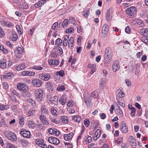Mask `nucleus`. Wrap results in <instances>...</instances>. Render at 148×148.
<instances>
[{
	"mask_svg": "<svg viewBox=\"0 0 148 148\" xmlns=\"http://www.w3.org/2000/svg\"><path fill=\"white\" fill-rule=\"evenodd\" d=\"M137 12V8L134 6H131L127 8L126 12L129 17L133 18L136 14Z\"/></svg>",
	"mask_w": 148,
	"mask_h": 148,
	"instance_id": "nucleus-2",
	"label": "nucleus"
},
{
	"mask_svg": "<svg viewBox=\"0 0 148 148\" xmlns=\"http://www.w3.org/2000/svg\"><path fill=\"white\" fill-rule=\"evenodd\" d=\"M56 131V129L53 128H50L48 130V132L50 134H54L55 131Z\"/></svg>",
	"mask_w": 148,
	"mask_h": 148,
	"instance_id": "nucleus-45",
	"label": "nucleus"
},
{
	"mask_svg": "<svg viewBox=\"0 0 148 148\" xmlns=\"http://www.w3.org/2000/svg\"><path fill=\"white\" fill-rule=\"evenodd\" d=\"M107 81L106 79L105 78L101 79L100 81L99 85L103 89L105 86Z\"/></svg>",
	"mask_w": 148,
	"mask_h": 148,
	"instance_id": "nucleus-20",
	"label": "nucleus"
},
{
	"mask_svg": "<svg viewBox=\"0 0 148 148\" xmlns=\"http://www.w3.org/2000/svg\"><path fill=\"white\" fill-rule=\"evenodd\" d=\"M11 99L15 103L17 104L19 103V101L16 99L15 97H12L11 98Z\"/></svg>",
	"mask_w": 148,
	"mask_h": 148,
	"instance_id": "nucleus-60",
	"label": "nucleus"
},
{
	"mask_svg": "<svg viewBox=\"0 0 148 148\" xmlns=\"http://www.w3.org/2000/svg\"><path fill=\"white\" fill-rule=\"evenodd\" d=\"M43 93L42 90L40 89L36 90L35 93V99L38 101H41L42 99Z\"/></svg>",
	"mask_w": 148,
	"mask_h": 148,
	"instance_id": "nucleus-4",
	"label": "nucleus"
},
{
	"mask_svg": "<svg viewBox=\"0 0 148 148\" xmlns=\"http://www.w3.org/2000/svg\"><path fill=\"white\" fill-rule=\"evenodd\" d=\"M55 42L56 45L57 46H59L62 43V40L60 38H58L56 40Z\"/></svg>",
	"mask_w": 148,
	"mask_h": 148,
	"instance_id": "nucleus-40",
	"label": "nucleus"
},
{
	"mask_svg": "<svg viewBox=\"0 0 148 148\" xmlns=\"http://www.w3.org/2000/svg\"><path fill=\"white\" fill-rule=\"evenodd\" d=\"M72 119L77 123L79 122L81 120V117L79 116H73Z\"/></svg>",
	"mask_w": 148,
	"mask_h": 148,
	"instance_id": "nucleus-26",
	"label": "nucleus"
},
{
	"mask_svg": "<svg viewBox=\"0 0 148 148\" xmlns=\"http://www.w3.org/2000/svg\"><path fill=\"white\" fill-rule=\"evenodd\" d=\"M7 23V21H6L5 20H3L2 21H0V24L3 27H5V26H6Z\"/></svg>",
	"mask_w": 148,
	"mask_h": 148,
	"instance_id": "nucleus-57",
	"label": "nucleus"
},
{
	"mask_svg": "<svg viewBox=\"0 0 148 148\" xmlns=\"http://www.w3.org/2000/svg\"><path fill=\"white\" fill-rule=\"evenodd\" d=\"M20 134L25 138H29L31 136L30 132L24 129H21Z\"/></svg>",
	"mask_w": 148,
	"mask_h": 148,
	"instance_id": "nucleus-5",
	"label": "nucleus"
},
{
	"mask_svg": "<svg viewBox=\"0 0 148 148\" xmlns=\"http://www.w3.org/2000/svg\"><path fill=\"white\" fill-rule=\"evenodd\" d=\"M32 83L33 85L38 87L41 85L42 82L40 80L35 79L32 80Z\"/></svg>",
	"mask_w": 148,
	"mask_h": 148,
	"instance_id": "nucleus-10",
	"label": "nucleus"
},
{
	"mask_svg": "<svg viewBox=\"0 0 148 148\" xmlns=\"http://www.w3.org/2000/svg\"><path fill=\"white\" fill-rule=\"evenodd\" d=\"M56 75L57 76H59L60 77H62L65 75L64 71L62 70L60 71H59L56 73Z\"/></svg>",
	"mask_w": 148,
	"mask_h": 148,
	"instance_id": "nucleus-29",
	"label": "nucleus"
},
{
	"mask_svg": "<svg viewBox=\"0 0 148 148\" xmlns=\"http://www.w3.org/2000/svg\"><path fill=\"white\" fill-rule=\"evenodd\" d=\"M13 25V24L11 22L7 21L6 26L8 27H12Z\"/></svg>",
	"mask_w": 148,
	"mask_h": 148,
	"instance_id": "nucleus-63",
	"label": "nucleus"
},
{
	"mask_svg": "<svg viewBox=\"0 0 148 148\" xmlns=\"http://www.w3.org/2000/svg\"><path fill=\"white\" fill-rule=\"evenodd\" d=\"M27 101L28 103H30L33 106H36L35 102L32 99L30 98L27 99Z\"/></svg>",
	"mask_w": 148,
	"mask_h": 148,
	"instance_id": "nucleus-35",
	"label": "nucleus"
},
{
	"mask_svg": "<svg viewBox=\"0 0 148 148\" xmlns=\"http://www.w3.org/2000/svg\"><path fill=\"white\" fill-rule=\"evenodd\" d=\"M92 140V138L89 136H88L86 138V141L87 143H90L91 142Z\"/></svg>",
	"mask_w": 148,
	"mask_h": 148,
	"instance_id": "nucleus-52",
	"label": "nucleus"
},
{
	"mask_svg": "<svg viewBox=\"0 0 148 148\" xmlns=\"http://www.w3.org/2000/svg\"><path fill=\"white\" fill-rule=\"evenodd\" d=\"M119 104L121 106L124 107L125 106V104L123 101H121L119 102Z\"/></svg>",
	"mask_w": 148,
	"mask_h": 148,
	"instance_id": "nucleus-62",
	"label": "nucleus"
},
{
	"mask_svg": "<svg viewBox=\"0 0 148 148\" xmlns=\"http://www.w3.org/2000/svg\"><path fill=\"white\" fill-rule=\"evenodd\" d=\"M65 90V88L64 85L59 86L56 89V90L58 91H62Z\"/></svg>",
	"mask_w": 148,
	"mask_h": 148,
	"instance_id": "nucleus-36",
	"label": "nucleus"
},
{
	"mask_svg": "<svg viewBox=\"0 0 148 148\" xmlns=\"http://www.w3.org/2000/svg\"><path fill=\"white\" fill-rule=\"evenodd\" d=\"M58 97L57 96H51L49 99V101L55 105L57 104L58 101Z\"/></svg>",
	"mask_w": 148,
	"mask_h": 148,
	"instance_id": "nucleus-14",
	"label": "nucleus"
},
{
	"mask_svg": "<svg viewBox=\"0 0 148 148\" xmlns=\"http://www.w3.org/2000/svg\"><path fill=\"white\" fill-rule=\"evenodd\" d=\"M140 32L141 35L148 36V28H142L140 29Z\"/></svg>",
	"mask_w": 148,
	"mask_h": 148,
	"instance_id": "nucleus-18",
	"label": "nucleus"
},
{
	"mask_svg": "<svg viewBox=\"0 0 148 148\" xmlns=\"http://www.w3.org/2000/svg\"><path fill=\"white\" fill-rule=\"evenodd\" d=\"M16 27L17 31L18 32L19 34H21L22 33L20 26L19 25H17Z\"/></svg>",
	"mask_w": 148,
	"mask_h": 148,
	"instance_id": "nucleus-49",
	"label": "nucleus"
},
{
	"mask_svg": "<svg viewBox=\"0 0 148 148\" xmlns=\"http://www.w3.org/2000/svg\"><path fill=\"white\" fill-rule=\"evenodd\" d=\"M105 57L107 60V61L109 62L110 61L112 56V51L109 47L106 48L105 51Z\"/></svg>",
	"mask_w": 148,
	"mask_h": 148,
	"instance_id": "nucleus-3",
	"label": "nucleus"
},
{
	"mask_svg": "<svg viewBox=\"0 0 148 148\" xmlns=\"http://www.w3.org/2000/svg\"><path fill=\"white\" fill-rule=\"evenodd\" d=\"M46 0H42L38 1L34 4V6L36 8H38L41 6L46 3Z\"/></svg>",
	"mask_w": 148,
	"mask_h": 148,
	"instance_id": "nucleus-19",
	"label": "nucleus"
},
{
	"mask_svg": "<svg viewBox=\"0 0 148 148\" xmlns=\"http://www.w3.org/2000/svg\"><path fill=\"white\" fill-rule=\"evenodd\" d=\"M69 19L72 24H73V25L75 24V21L74 18L71 17L69 18Z\"/></svg>",
	"mask_w": 148,
	"mask_h": 148,
	"instance_id": "nucleus-59",
	"label": "nucleus"
},
{
	"mask_svg": "<svg viewBox=\"0 0 148 148\" xmlns=\"http://www.w3.org/2000/svg\"><path fill=\"white\" fill-rule=\"evenodd\" d=\"M41 111L42 113L47 114L48 113V110L44 106H42L41 108Z\"/></svg>",
	"mask_w": 148,
	"mask_h": 148,
	"instance_id": "nucleus-34",
	"label": "nucleus"
},
{
	"mask_svg": "<svg viewBox=\"0 0 148 148\" xmlns=\"http://www.w3.org/2000/svg\"><path fill=\"white\" fill-rule=\"evenodd\" d=\"M5 36L4 31L2 28L0 27V37H2Z\"/></svg>",
	"mask_w": 148,
	"mask_h": 148,
	"instance_id": "nucleus-50",
	"label": "nucleus"
},
{
	"mask_svg": "<svg viewBox=\"0 0 148 148\" xmlns=\"http://www.w3.org/2000/svg\"><path fill=\"white\" fill-rule=\"evenodd\" d=\"M136 22L140 27H143L144 26V23L142 20L139 19H137Z\"/></svg>",
	"mask_w": 148,
	"mask_h": 148,
	"instance_id": "nucleus-28",
	"label": "nucleus"
},
{
	"mask_svg": "<svg viewBox=\"0 0 148 148\" xmlns=\"http://www.w3.org/2000/svg\"><path fill=\"white\" fill-rule=\"evenodd\" d=\"M28 126L29 128L34 129L35 127L34 122L32 121H29L28 122Z\"/></svg>",
	"mask_w": 148,
	"mask_h": 148,
	"instance_id": "nucleus-32",
	"label": "nucleus"
},
{
	"mask_svg": "<svg viewBox=\"0 0 148 148\" xmlns=\"http://www.w3.org/2000/svg\"><path fill=\"white\" fill-rule=\"evenodd\" d=\"M48 141L50 143L56 145H58L60 143V140L58 139L53 136L49 137Z\"/></svg>",
	"mask_w": 148,
	"mask_h": 148,
	"instance_id": "nucleus-7",
	"label": "nucleus"
},
{
	"mask_svg": "<svg viewBox=\"0 0 148 148\" xmlns=\"http://www.w3.org/2000/svg\"><path fill=\"white\" fill-rule=\"evenodd\" d=\"M75 103L74 101H70L67 103V106H68L71 107L72 106L74 105Z\"/></svg>",
	"mask_w": 148,
	"mask_h": 148,
	"instance_id": "nucleus-54",
	"label": "nucleus"
},
{
	"mask_svg": "<svg viewBox=\"0 0 148 148\" xmlns=\"http://www.w3.org/2000/svg\"><path fill=\"white\" fill-rule=\"evenodd\" d=\"M7 61L6 59H1L0 60V67L1 68L4 69L6 66Z\"/></svg>",
	"mask_w": 148,
	"mask_h": 148,
	"instance_id": "nucleus-17",
	"label": "nucleus"
},
{
	"mask_svg": "<svg viewBox=\"0 0 148 148\" xmlns=\"http://www.w3.org/2000/svg\"><path fill=\"white\" fill-rule=\"evenodd\" d=\"M84 123L86 126L88 127L90 124L89 120L87 119H85L84 121Z\"/></svg>",
	"mask_w": 148,
	"mask_h": 148,
	"instance_id": "nucleus-46",
	"label": "nucleus"
},
{
	"mask_svg": "<svg viewBox=\"0 0 148 148\" xmlns=\"http://www.w3.org/2000/svg\"><path fill=\"white\" fill-rule=\"evenodd\" d=\"M84 99L85 103L87 105L88 108H90L91 101L89 97H88L86 96H84Z\"/></svg>",
	"mask_w": 148,
	"mask_h": 148,
	"instance_id": "nucleus-13",
	"label": "nucleus"
},
{
	"mask_svg": "<svg viewBox=\"0 0 148 148\" xmlns=\"http://www.w3.org/2000/svg\"><path fill=\"white\" fill-rule=\"evenodd\" d=\"M116 94L118 93L117 95V97H119L120 98L123 97L125 96L124 94L121 90H118L116 91Z\"/></svg>",
	"mask_w": 148,
	"mask_h": 148,
	"instance_id": "nucleus-25",
	"label": "nucleus"
},
{
	"mask_svg": "<svg viewBox=\"0 0 148 148\" xmlns=\"http://www.w3.org/2000/svg\"><path fill=\"white\" fill-rule=\"evenodd\" d=\"M119 63L118 60H116L114 62L112 67L113 70L115 72L119 69Z\"/></svg>",
	"mask_w": 148,
	"mask_h": 148,
	"instance_id": "nucleus-11",
	"label": "nucleus"
},
{
	"mask_svg": "<svg viewBox=\"0 0 148 148\" xmlns=\"http://www.w3.org/2000/svg\"><path fill=\"white\" fill-rule=\"evenodd\" d=\"M36 110L33 109H30L28 112L27 114L29 116H33L35 113Z\"/></svg>",
	"mask_w": 148,
	"mask_h": 148,
	"instance_id": "nucleus-37",
	"label": "nucleus"
},
{
	"mask_svg": "<svg viewBox=\"0 0 148 148\" xmlns=\"http://www.w3.org/2000/svg\"><path fill=\"white\" fill-rule=\"evenodd\" d=\"M90 9L87 8L84 10L83 12V14L86 18H87L89 15Z\"/></svg>",
	"mask_w": 148,
	"mask_h": 148,
	"instance_id": "nucleus-27",
	"label": "nucleus"
},
{
	"mask_svg": "<svg viewBox=\"0 0 148 148\" xmlns=\"http://www.w3.org/2000/svg\"><path fill=\"white\" fill-rule=\"evenodd\" d=\"M39 77L42 80L47 81L51 78L50 75L48 73H42L40 74Z\"/></svg>",
	"mask_w": 148,
	"mask_h": 148,
	"instance_id": "nucleus-8",
	"label": "nucleus"
},
{
	"mask_svg": "<svg viewBox=\"0 0 148 148\" xmlns=\"http://www.w3.org/2000/svg\"><path fill=\"white\" fill-rule=\"evenodd\" d=\"M12 40L13 41H16L17 38V34L15 32H12Z\"/></svg>",
	"mask_w": 148,
	"mask_h": 148,
	"instance_id": "nucleus-31",
	"label": "nucleus"
},
{
	"mask_svg": "<svg viewBox=\"0 0 148 148\" xmlns=\"http://www.w3.org/2000/svg\"><path fill=\"white\" fill-rule=\"evenodd\" d=\"M101 134V131L99 129H97L95 132L94 135L93 137V139L95 140H96L100 137Z\"/></svg>",
	"mask_w": 148,
	"mask_h": 148,
	"instance_id": "nucleus-16",
	"label": "nucleus"
},
{
	"mask_svg": "<svg viewBox=\"0 0 148 148\" xmlns=\"http://www.w3.org/2000/svg\"><path fill=\"white\" fill-rule=\"evenodd\" d=\"M25 68V64L24 63H23L21 65L17 66L16 68V69L17 71H20L24 69Z\"/></svg>",
	"mask_w": 148,
	"mask_h": 148,
	"instance_id": "nucleus-24",
	"label": "nucleus"
},
{
	"mask_svg": "<svg viewBox=\"0 0 148 148\" xmlns=\"http://www.w3.org/2000/svg\"><path fill=\"white\" fill-rule=\"evenodd\" d=\"M130 110V115L131 116L133 117L134 116L136 112V110L135 108H133L132 109Z\"/></svg>",
	"mask_w": 148,
	"mask_h": 148,
	"instance_id": "nucleus-48",
	"label": "nucleus"
},
{
	"mask_svg": "<svg viewBox=\"0 0 148 148\" xmlns=\"http://www.w3.org/2000/svg\"><path fill=\"white\" fill-rule=\"evenodd\" d=\"M58 23L57 22L54 23L52 26V29L55 30L57 29L58 27Z\"/></svg>",
	"mask_w": 148,
	"mask_h": 148,
	"instance_id": "nucleus-55",
	"label": "nucleus"
},
{
	"mask_svg": "<svg viewBox=\"0 0 148 148\" xmlns=\"http://www.w3.org/2000/svg\"><path fill=\"white\" fill-rule=\"evenodd\" d=\"M61 122L63 123L66 124L69 122L68 119L65 116H62L61 118Z\"/></svg>",
	"mask_w": 148,
	"mask_h": 148,
	"instance_id": "nucleus-23",
	"label": "nucleus"
},
{
	"mask_svg": "<svg viewBox=\"0 0 148 148\" xmlns=\"http://www.w3.org/2000/svg\"><path fill=\"white\" fill-rule=\"evenodd\" d=\"M9 108V106L7 105H4L3 104H1L0 105V110H7Z\"/></svg>",
	"mask_w": 148,
	"mask_h": 148,
	"instance_id": "nucleus-30",
	"label": "nucleus"
},
{
	"mask_svg": "<svg viewBox=\"0 0 148 148\" xmlns=\"http://www.w3.org/2000/svg\"><path fill=\"white\" fill-rule=\"evenodd\" d=\"M143 42L148 45V38L147 37H144L142 38Z\"/></svg>",
	"mask_w": 148,
	"mask_h": 148,
	"instance_id": "nucleus-43",
	"label": "nucleus"
},
{
	"mask_svg": "<svg viewBox=\"0 0 148 148\" xmlns=\"http://www.w3.org/2000/svg\"><path fill=\"white\" fill-rule=\"evenodd\" d=\"M119 115L121 117L123 116V112L122 110L120 109L118 111H117Z\"/></svg>",
	"mask_w": 148,
	"mask_h": 148,
	"instance_id": "nucleus-64",
	"label": "nucleus"
},
{
	"mask_svg": "<svg viewBox=\"0 0 148 148\" xmlns=\"http://www.w3.org/2000/svg\"><path fill=\"white\" fill-rule=\"evenodd\" d=\"M66 101V97L65 95H62L59 100V102L63 105L65 104Z\"/></svg>",
	"mask_w": 148,
	"mask_h": 148,
	"instance_id": "nucleus-22",
	"label": "nucleus"
},
{
	"mask_svg": "<svg viewBox=\"0 0 148 148\" xmlns=\"http://www.w3.org/2000/svg\"><path fill=\"white\" fill-rule=\"evenodd\" d=\"M74 39L73 37H71L69 40L68 42V46L71 49L73 46Z\"/></svg>",
	"mask_w": 148,
	"mask_h": 148,
	"instance_id": "nucleus-21",
	"label": "nucleus"
},
{
	"mask_svg": "<svg viewBox=\"0 0 148 148\" xmlns=\"http://www.w3.org/2000/svg\"><path fill=\"white\" fill-rule=\"evenodd\" d=\"M23 86L24 87V84L23 83H19L17 85V87L20 90H23Z\"/></svg>",
	"mask_w": 148,
	"mask_h": 148,
	"instance_id": "nucleus-44",
	"label": "nucleus"
},
{
	"mask_svg": "<svg viewBox=\"0 0 148 148\" xmlns=\"http://www.w3.org/2000/svg\"><path fill=\"white\" fill-rule=\"evenodd\" d=\"M28 144V142L27 141L25 140H22L21 142V144L22 145L25 147Z\"/></svg>",
	"mask_w": 148,
	"mask_h": 148,
	"instance_id": "nucleus-53",
	"label": "nucleus"
},
{
	"mask_svg": "<svg viewBox=\"0 0 148 148\" xmlns=\"http://www.w3.org/2000/svg\"><path fill=\"white\" fill-rule=\"evenodd\" d=\"M106 19L107 21H110L111 20L112 18V12L110 9H108L106 12Z\"/></svg>",
	"mask_w": 148,
	"mask_h": 148,
	"instance_id": "nucleus-15",
	"label": "nucleus"
},
{
	"mask_svg": "<svg viewBox=\"0 0 148 148\" xmlns=\"http://www.w3.org/2000/svg\"><path fill=\"white\" fill-rule=\"evenodd\" d=\"M84 129L82 130V131H81L80 135L77 138V141H78L81 138V137H82V135L83 134V133L84 132Z\"/></svg>",
	"mask_w": 148,
	"mask_h": 148,
	"instance_id": "nucleus-58",
	"label": "nucleus"
},
{
	"mask_svg": "<svg viewBox=\"0 0 148 148\" xmlns=\"http://www.w3.org/2000/svg\"><path fill=\"white\" fill-rule=\"evenodd\" d=\"M32 68L37 70H40L42 69V67L40 66H33Z\"/></svg>",
	"mask_w": 148,
	"mask_h": 148,
	"instance_id": "nucleus-51",
	"label": "nucleus"
},
{
	"mask_svg": "<svg viewBox=\"0 0 148 148\" xmlns=\"http://www.w3.org/2000/svg\"><path fill=\"white\" fill-rule=\"evenodd\" d=\"M130 144L132 147L133 148H135L136 147V140H134V141H130L129 142Z\"/></svg>",
	"mask_w": 148,
	"mask_h": 148,
	"instance_id": "nucleus-38",
	"label": "nucleus"
},
{
	"mask_svg": "<svg viewBox=\"0 0 148 148\" xmlns=\"http://www.w3.org/2000/svg\"><path fill=\"white\" fill-rule=\"evenodd\" d=\"M4 134L7 139L11 141L14 142L17 140L16 134L13 132L8 130H5L4 132Z\"/></svg>",
	"mask_w": 148,
	"mask_h": 148,
	"instance_id": "nucleus-1",
	"label": "nucleus"
},
{
	"mask_svg": "<svg viewBox=\"0 0 148 148\" xmlns=\"http://www.w3.org/2000/svg\"><path fill=\"white\" fill-rule=\"evenodd\" d=\"M68 19H65L63 21V23L62 24V25L63 27L65 28L66 26L68 25Z\"/></svg>",
	"mask_w": 148,
	"mask_h": 148,
	"instance_id": "nucleus-47",
	"label": "nucleus"
},
{
	"mask_svg": "<svg viewBox=\"0 0 148 148\" xmlns=\"http://www.w3.org/2000/svg\"><path fill=\"white\" fill-rule=\"evenodd\" d=\"M91 96L93 97L96 98L97 97L98 95V91L95 90L91 94Z\"/></svg>",
	"mask_w": 148,
	"mask_h": 148,
	"instance_id": "nucleus-33",
	"label": "nucleus"
},
{
	"mask_svg": "<svg viewBox=\"0 0 148 148\" xmlns=\"http://www.w3.org/2000/svg\"><path fill=\"white\" fill-rule=\"evenodd\" d=\"M109 27L106 24H105L103 27L101 36L102 38L105 37L107 35Z\"/></svg>",
	"mask_w": 148,
	"mask_h": 148,
	"instance_id": "nucleus-6",
	"label": "nucleus"
},
{
	"mask_svg": "<svg viewBox=\"0 0 148 148\" xmlns=\"http://www.w3.org/2000/svg\"><path fill=\"white\" fill-rule=\"evenodd\" d=\"M51 113L55 116H57L58 114V112L53 108H51Z\"/></svg>",
	"mask_w": 148,
	"mask_h": 148,
	"instance_id": "nucleus-42",
	"label": "nucleus"
},
{
	"mask_svg": "<svg viewBox=\"0 0 148 148\" xmlns=\"http://www.w3.org/2000/svg\"><path fill=\"white\" fill-rule=\"evenodd\" d=\"M0 50L1 51L4 53L7 54L8 53V51L5 49L3 46H0Z\"/></svg>",
	"mask_w": 148,
	"mask_h": 148,
	"instance_id": "nucleus-41",
	"label": "nucleus"
},
{
	"mask_svg": "<svg viewBox=\"0 0 148 148\" xmlns=\"http://www.w3.org/2000/svg\"><path fill=\"white\" fill-rule=\"evenodd\" d=\"M73 135L74 134L73 132H71L69 134H64V139L66 140H69L72 138Z\"/></svg>",
	"mask_w": 148,
	"mask_h": 148,
	"instance_id": "nucleus-12",
	"label": "nucleus"
},
{
	"mask_svg": "<svg viewBox=\"0 0 148 148\" xmlns=\"http://www.w3.org/2000/svg\"><path fill=\"white\" fill-rule=\"evenodd\" d=\"M36 144L40 146V145L44 143L43 140L41 139H37L35 141Z\"/></svg>",
	"mask_w": 148,
	"mask_h": 148,
	"instance_id": "nucleus-39",
	"label": "nucleus"
},
{
	"mask_svg": "<svg viewBox=\"0 0 148 148\" xmlns=\"http://www.w3.org/2000/svg\"><path fill=\"white\" fill-rule=\"evenodd\" d=\"M6 145L7 148H16L13 145L10 143H7Z\"/></svg>",
	"mask_w": 148,
	"mask_h": 148,
	"instance_id": "nucleus-56",
	"label": "nucleus"
},
{
	"mask_svg": "<svg viewBox=\"0 0 148 148\" xmlns=\"http://www.w3.org/2000/svg\"><path fill=\"white\" fill-rule=\"evenodd\" d=\"M125 31L127 33H129L131 31L130 28L129 26H127L125 28Z\"/></svg>",
	"mask_w": 148,
	"mask_h": 148,
	"instance_id": "nucleus-61",
	"label": "nucleus"
},
{
	"mask_svg": "<svg viewBox=\"0 0 148 148\" xmlns=\"http://www.w3.org/2000/svg\"><path fill=\"white\" fill-rule=\"evenodd\" d=\"M120 128L121 131L124 133H126L128 132L127 127L124 122H122L120 125Z\"/></svg>",
	"mask_w": 148,
	"mask_h": 148,
	"instance_id": "nucleus-9",
	"label": "nucleus"
}]
</instances>
